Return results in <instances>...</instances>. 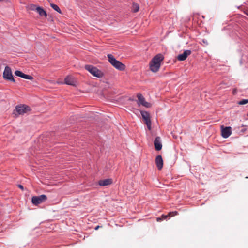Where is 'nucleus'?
Returning <instances> with one entry per match:
<instances>
[{
    "mask_svg": "<svg viewBox=\"0 0 248 248\" xmlns=\"http://www.w3.org/2000/svg\"><path fill=\"white\" fill-rule=\"evenodd\" d=\"M235 93H236V90H234L233 91V94H235Z\"/></svg>",
    "mask_w": 248,
    "mask_h": 248,
    "instance_id": "nucleus-27",
    "label": "nucleus"
},
{
    "mask_svg": "<svg viewBox=\"0 0 248 248\" xmlns=\"http://www.w3.org/2000/svg\"><path fill=\"white\" fill-rule=\"evenodd\" d=\"M191 54V51L190 50H185L182 54H179L177 56V59L180 61H183L185 60L188 56Z\"/></svg>",
    "mask_w": 248,
    "mask_h": 248,
    "instance_id": "nucleus-10",
    "label": "nucleus"
},
{
    "mask_svg": "<svg viewBox=\"0 0 248 248\" xmlns=\"http://www.w3.org/2000/svg\"><path fill=\"white\" fill-rule=\"evenodd\" d=\"M51 7L55 11H57L59 13H61V10L59 6L55 4L52 3L50 4Z\"/></svg>",
    "mask_w": 248,
    "mask_h": 248,
    "instance_id": "nucleus-18",
    "label": "nucleus"
},
{
    "mask_svg": "<svg viewBox=\"0 0 248 248\" xmlns=\"http://www.w3.org/2000/svg\"><path fill=\"white\" fill-rule=\"evenodd\" d=\"M64 83L70 85H74L75 82L73 78L70 76H67L64 79Z\"/></svg>",
    "mask_w": 248,
    "mask_h": 248,
    "instance_id": "nucleus-15",
    "label": "nucleus"
},
{
    "mask_svg": "<svg viewBox=\"0 0 248 248\" xmlns=\"http://www.w3.org/2000/svg\"><path fill=\"white\" fill-rule=\"evenodd\" d=\"M177 214H178V212L177 211L171 212L168 214V216L173 217L175 215H177Z\"/></svg>",
    "mask_w": 248,
    "mask_h": 248,
    "instance_id": "nucleus-22",
    "label": "nucleus"
},
{
    "mask_svg": "<svg viewBox=\"0 0 248 248\" xmlns=\"http://www.w3.org/2000/svg\"><path fill=\"white\" fill-rule=\"evenodd\" d=\"M112 183V181L111 179H107L100 180L98 184L101 186H107L110 185Z\"/></svg>",
    "mask_w": 248,
    "mask_h": 248,
    "instance_id": "nucleus-14",
    "label": "nucleus"
},
{
    "mask_svg": "<svg viewBox=\"0 0 248 248\" xmlns=\"http://www.w3.org/2000/svg\"><path fill=\"white\" fill-rule=\"evenodd\" d=\"M39 6H37L35 4H29L28 5V6L27 7V8L28 9V10H31V11H36L37 10V8Z\"/></svg>",
    "mask_w": 248,
    "mask_h": 248,
    "instance_id": "nucleus-17",
    "label": "nucleus"
},
{
    "mask_svg": "<svg viewBox=\"0 0 248 248\" xmlns=\"http://www.w3.org/2000/svg\"><path fill=\"white\" fill-rule=\"evenodd\" d=\"M140 112L142 117L145 124H146L148 130H151L152 129V123L149 113L148 112L145 111H141Z\"/></svg>",
    "mask_w": 248,
    "mask_h": 248,
    "instance_id": "nucleus-5",
    "label": "nucleus"
},
{
    "mask_svg": "<svg viewBox=\"0 0 248 248\" xmlns=\"http://www.w3.org/2000/svg\"><path fill=\"white\" fill-rule=\"evenodd\" d=\"M15 74L16 76L20 77L25 79H27L31 80H32L33 79V77L29 75L25 74L20 71H16Z\"/></svg>",
    "mask_w": 248,
    "mask_h": 248,
    "instance_id": "nucleus-12",
    "label": "nucleus"
},
{
    "mask_svg": "<svg viewBox=\"0 0 248 248\" xmlns=\"http://www.w3.org/2000/svg\"><path fill=\"white\" fill-rule=\"evenodd\" d=\"M177 214H178V212L177 211L171 212L168 214V216L173 217L175 215H177Z\"/></svg>",
    "mask_w": 248,
    "mask_h": 248,
    "instance_id": "nucleus-21",
    "label": "nucleus"
},
{
    "mask_svg": "<svg viewBox=\"0 0 248 248\" xmlns=\"http://www.w3.org/2000/svg\"><path fill=\"white\" fill-rule=\"evenodd\" d=\"M156 220L159 222V221H161L162 220V218L160 217H157V219H156Z\"/></svg>",
    "mask_w": 248,
    "mask_h": 248,
    "instance_id": "nucleus-25",
    "label": "nucleus"
},
{
    "mask_svg": "<svg viewBox=\"0 0 248 248\" xmlns=\"http://www.w3.org/2000/svg\"><path fill=\"white\" fill-rule=\"evenodd\" d=\"M16 111L19 115H23L30 110V108L27 105L17 106L16 108Z\"/></svg>",
    "mask_w": 248,
    "mask_h": 248,
    "instance_id": "nucleus-7",
    "label": "nucleus"
},
{
    "mask_svg": "<svg viewBox=\"0 0 248 248\" xmlns=\"http://www.w3.org/2000/svg\"><path fill=\"white\" fill-rule=\"evenodd\" d=\"M47 200V197L45 195H41L39 196H33L31 198L32 203L35 205H37Z\"/></svg>",
    "mask_w": 248,
    "mask_h": 248,
    "instance_id": "nucleus-6",
    "label": "nucleus"
},
{
    "mask_svg": "<svg viewBox=\"0 0 248 248\" xmlns=\"http://www.w3.org/2000/svg\"><path fill=\"white\" fill-rule=\"evenodd\" d=\"M154 144L155 149L156 151H160V150H161L162 147V145L161 141V139L159 137H157L155 139V140H154Z\"/></svg>",
    "mask_w": 248,
    "mask_h": 248,
    "instance_id": "nucleus-13",
    "label": "nucleus"
},
{
    "mask_svg": "<svg viewBox=\"0 0 248 248\" xmlns=\"http://www.w3.org/2000/svg\"><path fill=\"white\" fill-rule=\"evenodd\" d=\"M248 103V99H242L238 102V104L240 105H245Z\"/></svg>",
    "mask_w": 248,
    "mask_h": 248,
    "instance_id": "nucleus-20",
    "label": "nucleus"
},
{
    "mask_svg": "<svg viewBox=\"0 0 248 248\" xmlns=\"http://www.w3.org/2000/svg\"><path fill=\"white\" fill-rule=\"evenodd\" d=\"M99 227H100V226H97L95 228V229L96 230H97Z\"/></svg>",
    "mask_w": 248,
    "mask_h": 248,
    "instance_id": "nucleus-26",
    "label": "nucleus"
},
{
    "mask_svg": "<svg viewBox=\"0 0 248 248\" xmlns=\"http://www.w3.org/2000/svg\"><path fill=\"white\" fill-rule=\"evenodd\" d=\"M164 59L163 55L160 53L154 56L149 63L150 70L154 73L158 72Z\"/></svg>",
    "mask_w": 248,
    "mask_h": 248,
    "instance_id": "nucleus-1",
    "label": "nucleus"
},
{
    "mask_svg": "<svg viewBox=\"0 0 248 248\" xmlns=\"http://www.w3.org/2000/svg\"><path fill=\"white\" fill-rule=\"evenodd\" d=\"M170 216H168V214L167 215H162L161 217L162 218V220L163 219H166L168 217H169Z\"/></svg>",
    "mask_w": 248,
    "mask_h": 248,
    "instance_id": "nucleus-23",
    "label": "nucleus"
},
{
    "mask_svg": "<svg viewBox=\"0 0 248 248\" xmlns=\"http://www.w3.org/2000/svg\"><path fill=\"white\" fill-rule=\"evenodd\" d=\"M18 187L20 188L22 190H24V187L22 185H18Z\"/></svg>",
    "mask_w": 248,
    "mask_h": 248,
    "instance_id": "nucleus-24",
    "label": "nucleus"
},
{
    "mask_svg": "<svg viewBox=\"0 0 248 248\" xmlns=\"http://www.w3.org/2000/svg\"><path fill=\"white\" fill-rule=\"evenodd\" d=\"M221 135L224 138H228L232 134V128L230 126L224 127L221 126Z\"/></svg>",
    "mask_w": 248,
    "mask_h": 248,
    "instance_id": "nucleus-8",
    "label": "nucleus"
},
{
    "mask_svg": "<svg viewBox=\"0 0 248 248\" xmlns=\"http://www.w3.org/2000/svg\"><path fill=\"white\" fill-rule=\"evenodd\" d=\"M137 97L138 98L139 101L138 103L140 105H142V106L146 108H149L151 107V104L145 101L144 97L141 94H138Z\"/></svg>",
    "mask_w": 248,
    "mask_h": 248,
    "instance_id": "nucleus-9",
    "label": "nucleus"
},
{
    "mask_svg": "<svg viewBox=\"0 0 248 248\" xmlns=\"http://www.w3.org/2000/svg\"><path fill=\"white\" fill-rule=\"evenodd\" d=\"M140 9L139 5L137 3H133L132 5V11L134 12H137Z\"/></svg>",
    "mask_w": 248,
    "mask_h": 248,
    "instance_id": "nucleus-19",
    "label": "nucleus"
},
{
    "mask_svg": "<svg viewBox=\"0 0 248 248\" xmlns=\"http://www.w3.org/2000/svg\"><path fill=\"white\" fill-rule=\"evenodd\" d=\"M85 68L89 71L92 75L97 78H102L104 74L100 70L91 65H86Z\"/></svg>",
    "mask_w": 248,
    "mask_h": 248,
    "instance_id": "nucleus-3",
    "label": "nucleus"
},
{
    "mask_svg": "<svg viewBox=\"0 0 248 248\" xmlns=\"http://www.w3.org/2000/svg\"><path fill=\"white\" fill-rule=\"evenodd\" d=\"M108 58L109 62L113 65L115 68L120 70H124L125 68L124 64H123L121 62L117 61L114 56L111 54H108Z\"/></svg>",
    "mask_w": 248,
    "mask_h": 248,
    "instance_id": "nucleus-2",
    "label": "nucleus"
},
{
    "mask_svg": "<svg viewBox=\"0 0 248 248\" xmlns=\"http://www.w3.org/2000/svg\"><path fill=\"white\" fill-rule=\"evenodd\" d=\"M3 77L5 79L12 81L15 82V80L13 76L12 75V72L11 69L10 67L6 66L5 67V69L4 70L3 73Z\"/></svg>",
    "mask_w": 248,
    "mask_h": 248,
    "instance_id": "nucleus-4",
    "label": "nucleus"
},
{
    "mask_svg": "<svg viewBox=\"0 0 248 248\" xmlns=\"http://www.w3.org/2000/svg\"><path fill=\"white\" fill-rule=\"evenodd\" d=\"M36 12L39 14L40 16H44L45 17L47 16V14L46 12L40 6L37 8Z\"/></svg>",
    "mask_w": 248,
    "mask_h": 248,
    "instance_id": "nucleus-16",
    "label": "nucleus"
},
{
    "mask_svg": "<svg viewBox=\"0 0 248 248\" xmlns=\"http://www.w3.org/2000/svg\"><path fill=\"white\" fill-rule=\"evenodd\" d=\"M155 162L158 169L159 170H161L163 166V160L161 155H158L156 156L155 159Z\"/></svg>",
    "mask_w": 248,
    "mask_h": 248,
    "instance_id": "nucleus-11",
    "label": "nucleus"
}]
</instances>
